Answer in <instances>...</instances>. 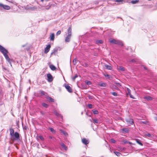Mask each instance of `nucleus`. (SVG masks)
I'll return each mask as SVG.
<instances>
[{"label": "nucleus", "mask_w": 157, "mask_h": 157, "mask_svg": "<svg viewBox=\"0 0 157 157\" xmlns=\"http://www.w3.org/2000/svg\"><path fill=\"white\" fill-rule=\"evenodd\" d=\"M29 9L31 10H36L37 8L35 6H31L29 7Z\"/></svg>", "instance_id": "2eb2a0df"}, {"label": "nucleus", "mask_w": 157, "mask_h": 157, "mask_svg": "<svg viewBox=\"0 0 157 157\" xmlns=\"http://www.w3.org/2000/svg\"><path fill=\"white\" fill-rule=\"evenodd\" d=\"M40 93L41 95H44L45 94V92L43 91H40Z\"/></svg>", "instance_id": "f704fd0d"}, {"label": "nucleus", "mask_w": 157, "mask_h": 157, "mask_svg": "<svg viewBox=\"0 0 157 157\" xmlns=\"http://www.w3.org/2000/svg\"><path fill=\"white\" fill-rule=\"evenodd\" d=\"M136 141L137 142V143H138L141 146L143 145V144L141 142V141L140 140H139L136 139Z\"/></svg>", "instance_id": "aec40b11"}, {"label": "nucleus", "mask_w": 157, "mask_h": 157, "mask_svg": "<svg viewBox=\"0 0 157 157\" xmlns=\"http://www.w3.org/2000/svg\"><path fill=\"white\" fill-rule=\"evenodd\" d=\"M115 84V85L118 87L121 86V84L119 83H116Z\"/></svg>", "instance_id": "58836bf2"}, {"label": "nucleus", "mask_w": 157, "mask_h": 157, "mask_svg": "<svg viewBox=\"0 0 157 157\" xmlns=\"http://www.w3.org/2000/svg\"><path fill=\"white\" fill-rule=\"evenodd\" d=\"M103 43V41L101 40H97L96 41V43L97 44H101Z\"/></svg>", "instance_id": "a211bd4d"}, {"label": "nucleus", "mask_w": 157, "mask_h": 157, "mask_svg": "<svg viewBox=\"0 0 157 157\" xmlns=\"http://www.w3.org/2000/svg\"><path fill=\"white\" fill-rule=\"evenodd\" d=\"M126 121L128 124H132L133 123V121L132 119L128 118L126 119Z\"/></svg>", "instance_id": "6e6552de"}, {"label": "nucleus", "mask_w": 157, "mask_h": 157, "mask_svg": "<svg viewBox=\"0 0 157 157\" xmlns=\"http://www.w3.org/2000/svg\"><path fill=\"white\" fill-rule=\"evenodd\" d=\"M110 141L112 143H115L116 142L115 140L113 139H111Z\"/></svg>", "instance_id": "a19ab883"}, {"label": "nucleus", "mask_w": 157, "mask_h": 157, "mask_svg": "<svg viewBox=\"0 0 157 157\" xmlns=\"http://www.w3.org/2000/svg\"><path fill=\"white\" fill-rule=\"evenodd\" d=\"M122 132H128V129L127 128H123L122 130Z\"/></svg>", "instance_id": "6ab92c4d"}, {"label": "nucleus", "mask_w": 157, "mask_h": 157, "mask_svg": "<svg viewBox=\"0 0 157 157\" xmlns=\"http://www.w3.org/2000/svg\"><path fill=\"white\" fill-rule=\"evenodd\" d=\"M111 93L113 96H117V94L116 92H111Z\"/></svg>", "instance_id": "c85d7f7f"}, {"label": "nucleus", "mask_w": 157, "mask_h": 157, "mask_svg": "<svg viewBox=\"0 0 157 157\" xmlns=\"http://www.w3.org/2000/svg\"><path fill=\"white\" fill-rule=\"evenodd\" d=\"M61 146L65 150H67V147L65 145L63 144H61Z\"/></svg>", "instance_id": "a878e982"}, {"label": "nucleus", "mask_w": 157, "mask_h": 157, "mask_svg": "<svg viewBox=\"0 0 157 157\" xmlns=\"http://www.w3.org/2000/svg\"><path fill=\"white\" fill-rule=\"evenodd\" d=\"M96 3H97V4H98V2H96Z\"/></svg>", "instance_id": "bf43d9fd"}, {"label": "nucleus", "mask_w": 157, "mask_h": 157, "mask_svg": "<svg viewBox=\"0 0 157 157\" xmlns=\"http://www.w3.org/2000/svg\"><path fill=\"white\" fill-rule=\"evenodd\" d=\"M131 61L132 62H135V60L134 59H132L131 60Z\"/></svg>", "instance_id": "de8ad7c7"}, {"label": "nucleus", "mask_w": 157, "mask_h": 157, "mask_svg": "<svg viewBox=\"0 0 157 157\" xmlns=\"http://www.w3.org/2000/svg\"><path fill=\"white\" fill-rule=\"evenodd\" d=\"M71 27H69L67 29L68 35L66 38L65 41L66 42H69L70 41V39L71 35Z\"/></svg>", "instance_id": "7ed1b4c3"}, {"label": "nucleus", "mask_w": 157, "mask_h": 157, "mask_svg": "<svg viewBox=\"0 0 157 157\" xmlns=\"http://www.w3.org/2000/svg\"><path fill=\"white\" fill-rule=\"evenodd\" d=\"M78 75H76L74 77L72 78V79L73 80H74L75 79L78 77Z\"/></svg>", "instance_id": "e433bc0d"}, {"label": "nucleus", "mask_w": 157, "mask_h": 157, "mask_svg": "<svg viewBox=\"0 0 157 157\" xmlns=\"http://www.w3.org/2000/svg\"><path fill=\"white\" fill-rule=\"evenodd\" d=\"M139 1V0H132L131 1V3L133 4H135L138 2Z\"/></svg>", "instance_id": "4be33fe9"}, {"label": "nucleus", "mask_w": 157, "mask_h": 157, "mask_svg": "<svg viewBox=\"0 0 157 157\" xmlns=\"http://www.w3.org/2000/svg\"><path fill=\"white\" fill-rule=\"evenodd\" d=\"M99 85L101 87H105L106 86V84L105 83L103 82L99 84Z\"/></svg>", "instance_id": "f3484780"}, {"label": "nucleus", "mask_w": 157, "mask_h": 157, "mask_svg": "<svg viewBox=\"0 0 157 157\" xmlns=\"http://www.w3.org/2000/svg\"><path fill=\"white\" fill-rule=\"evenodd\" d=\"M105 68L108 70H111L112 69V67L111 66H109L107 64H105Z\"/></svg>", "instance_id": "ddd939ff"}, {"label": "nucleus", "mask_w": 157, "mask_h": 157, "mask_svg": "<svg viewBox=\"0 0 157 157\" xmlns=\"http://www.w3.org/2000/svg\"><path fill=\"white\" fill-rule=\"evenodd\" d=\"M128 94L130 95V96L131 98H133V99L134 98L133 97V96L131 94V93L130 94Z\"/></svg>", "instance_id": "37998d69"}, {"label": "nucleus", "mask_w": 157, "mask_h": 157, "mask_svg": "<svg viewBox=\"0 0 157 157\" xmlns=\"http://www.w3.org/2000/svg\"><path fill=\"white\" fill-rule=\"evenodd\" d=\"M37 140H38V138H36Z\"/></svg>", "instance_id": "6e6d98bb"}, {"label": "nucleus", "mask_w": 157, "mask_h": 157, "mask_svg": "<svg viewBox=\"0 0 157 157\" xmlns=\"http://www.w3.org/2000/svg\"><path fill=\"white\" fill-rule=\"evenodd\" d=\"M41 1L43 2L44 1V0H41Z\"/></svg>", "instance_id": "5fc2aeb1"}, {"label": "nucleus", "mask_w": 157, "mask_h": 157, "mask_svg": "<svg viewBox=\"0 0 157 157\" xmlns=\"http://www.w3.org/2000/svg\"><path fill=\"white\" fill-rule=\"evenodd\" d=\"M61 31L59 30L57 32L56 35L58 36V35H59V34H61Z\"/></svg>", "instance_id": "c9c22d12"}, {"label": "nucleus", "mask_w": 157, "mask_h": 157, "mask_svg": "<svg viewBox=\"0 0 157 157\" xmlns=\"http://www.w3.org/2000/svg\"><path fill=\"white\" fill-rule=\"evenodd\" d=\"M92 120L94 121V124H97L98 123V120L97 119H93Z\"/></svg>", "instance_id": "b1692460"}, {"label": "nucleus", "mask_w": 157, "mask_h": 157, "mask_svg": "<svg viewBox=\"0 0 157 157\" xmlns=\"http://www.w3.org/2000/svg\"><path fill=\"white\" fill-rule=\"evenodd\" d=\"M39 137L40 138V137H42L40 136H39Z\"/></svg>", "instance_id": "4d7b16f0"}, {"label": "nucleus", "mask_w": 157, "mask_h": 157, "mask_svg": "<svg viewBox=\"0 0 157 157\" xmlns=\"http://www.w3.org/2000/svg\"><path fill=\"white\" fill-rule=\"evenodd\" d=\"M49 8H48V9H49Z\"/></svg>", "instance_id": "680f3d73"}, {"label": "nucleus", "mask_w": 157, "mask_h": 157, "mask_svg": "<svg viewBox=\"0 0 157 157\" xmlns=\"http://www.w3.org/2000/svg\"><path fill=\"white\" fill-rule=\"evenodd\" d=\"M116 2H120L123 1V0H115Z\"/></svg>", "instance_id": "c03bdc74"}, {"label": "nucleus", "mask_w": 157, "mask_h": 157, "mask_svg": "<svg viewBox=\"0 0 157 157\" xmlns=\"http://www.w3.org/2000/svg\"><path fill=\"white\" fill-rule=\"evenodd\" d=\"M49 129L52 132V133H54L55 132V130L52 128H49Z\"/></svg>", "instance_id": "72a5a7b5"}, {"label": "nucleus", "mask_w": 157, "mask_h": 157, "mask_svg": "<svg viewBox=\"0 0 157 157\" xmlns=\"http://www.w3.org/2000/svg\"><path fill=\"white\" fill-rule=\"evenodd\" d=\"M88 107L90 109H92L93 108V105L91 104H88Z\"/></svg>", "instance_id": "473e14b6"}, {"label": "nucleus", "mask_w": 157, "mask_h": 157, "mask_svg": "<svg viewBox=\"0 0 157 157\" xmlns=\"http://www.w3.org/2000/svg\"><path fill=\"white\" fill-rule=\"evenodd\" d=\"M124 143H127L128 142H127V141H125L124 142Z\"/></svg>", "instance_id": "8fccbe9b"}, {"label": "nucleus", "mask_w": 157, "mask_h": 157, "mask_svg": "<svg viewBox=\"0 0 157 157\" xmlns=\"http://www.w3.org/2000/svg\"><path fill=\"white\" fill-rule=\"evenodd\" d=\"M127 91L128 93H127V94H130L131 93V90H130L128 88H127Z\"/></svg>", "instance_id": "2f4dec72"}, {"label": "nucleus", "mask_w": 157, "mask_h": 157, "mask_svg": "<svg viewBox=\"0 0 157 157\" xmlns=\"http://www.w3.org/2000/svg\"><path fill=\"white\" fill-rule=\"evenodd\" d=\"M142 123L144 124H146L147 123V121H143V122H142Z\"/></svg>", "instance_id": "a18cd8bd"}, {"label": "nucleus", "mask_w": 157, "mask_h": 157, "mask_svg": "<svg viewBox=\"0 0 157 157\" xmlns=\"http://www.w3.org/2000/svg\"><path fill=\"white\" fill-rule=\"evenodd\" d=\"M117 69L119 71H124L125 70L124 68L122 66H117Z\"/></svg>", "instance_id": "9b49d317"}, {"label": "nucleus", "mask_w": 157, "mask_h": 157, "mask_svg": "<svg viewBox=\"0 0 157 157\" xmlns=\"http://www.w3.org/2000/svg\"><path fill=\"white\" fill-rule=\"evenodd\" d=\"M42 105L43 106L46 108H48V105L45 103H43L42 104Z\"/></svg>", "instance_id": "393cba45"}, {"label": "nucleus", "mask_w": 157, "mask_h": 157, "mask_svg": "<svg viewBox=\"0 0 157 157\" xmlns=\"http://www.w3.org/2000/svg\"><path fill=\"white\" fill-rule=\"evenodd\" d=\"M10 135L11 137H19V133L16 132L14 133V130L13 128H10Z\"/></svg>", "instance_id": "f03ea898"}, {"label": "nucleus", "mask_w": 157, "mask_h": 157, "mask_svg": "<svg viewBox=\"0 0 157 157\" xmlns=\"http://www.w3.org/2000/svg\"><path fill=\"white\" fill-rule=\"evenodd\" d=\"M46 0V1H49V0Z\"/></svg>", "instance_id": "052dcab7"}, {"label": "nucleus", "mask_w": 157, "mask_h": 157, "mask_svg": "<svg viewBox=\"0 0 157 157\" xmlns=\"http://www.w3.org/2000/svg\"><path fill=\"white\" fill-rule=\"evenodd\" d=\"M144 68L145 69H147V67H144Z\"/></svg>", "instance_id": "3c124183"}, {"label": "nucleus", "mask_w": 157, "mask_h": 157, "mask_svg": "<svg viewBox=\"0 0 157 157\" xmlns=\"http://www.w3.org/2000/svg\"><path fill=\"white\" fill-rule=\"evenodd\" d=\"M0 8H2L6 10H9L10 9V6L4 5L1 3H0Z\"/></svg>", "instance_id": "39448f33"}, {"label": "nucleus", "mask_w": 157, "mask_h": 157, "mask_svg": "<svg viewBox=\"0 0 157 157\" xmlns=\"http://www.w3.org/2000/svg\"><path fill=\"white\" fill-rule=\"evenodd\" d=\"M47 100L49 102H53L54 100L51 97H48L46 98Z\"/></svg>", "instance_id": "4468645a"}, {"label": "nucleus", "mask_w": 157, "mask_h": 157, "mask_svg": "<svg viewBox=\"0 0 157 157\" xmlns=\"http://www.w3.org/2000/svg\"><path fill=\"white\" fill-rule=\"evenodd\" d=\"M47 77L48 78L47 80L48 82H51L53 81V77L50 74H48L47 75Z\"/></svg>", "instance_id": "423d86ee"}, {"label": "nucleus", "mask_w": 157, "mask_h": 157, "mask_svg": "<svg viewBox=\"0 0 157 157\" xmlns=\"http://www.w3.org/2000/svg\"><path fill=\"white\" fill-rule=\"evenodd\" d=\"M114 88V89H116L117 90H119V88H118V86H116V85H115L113 87Z\"/></svg>", "instance_id": "79ce46f5"}, {"label": "nucleus", "mask_w": 157, "mask_h": 157, "mask_svg": "<svg viewBox=\"0 0 157 157\" xmlns=\"http://www.w3.org/2000/svg\"><path fill=\"white\" fill-rule=\"evenodd\" d=\"M63 134L65 136H67V132L64 131L63 132Z\"/></svg>", "instance_id": "4c0bfd02"}, {"label": "nucleus", "mask_w": 157, "mask_h": 157, "mask_svg": "<svg viewBox=\"0 0 157 157\" xmlns=\"http://www.w3.org/2000/svg\"><path fill=\"white\" fill-rule=\"evenodd\" d=\"M65 88L67 90L68 92L70 93L72 92V90L71 87L68 84H65Z\"/></svg>", "instance_id": "0eeeda50"}, {"label": "nucleus", "mask_w": 157, "mask_h": 157, "mask_svg": "<svg viewBox=\"0 0 157 157\" xmlns=\"http://www.w3.org/2000/svg\"><path fill=\"white\" fill-rule=\"evenodd\" d=\"M109 42L111 43L114 44H118L120 45H123L122 42L121 41L118 40L113 39L109 40Z\"/></svg>", "instance_id": "20e7f679"}, {"label": "nucleus", "mask_w": 157, "mask_h": 157, "mask_svg": "<svg viewBox=\"0 0 157 157\" xmlns=\"http://www.w3.org/2000/svg\"><path fill=\"white\" fill-rule=\"evenodd\" d=\"M22 46L23 47H24L25 46V45H22Z\"/></svg>", "instance_id": "864d4df0"}, {"label": "nucleus", "mask_w": 157, "mask_h": 157, "mask_svg": "<svg viewBox=\"0 0 157 157\" xmlns=\"http://www.w3.org/2000/svg\"><path fill=\"white\" fill-rule=\"evenodd\" d=\"M145 136H147L148 137H151V135L149 133H147V134H145Z\"/></svg>", "instance_id": "ea45409f"}, {"label": "nucleus", "mask_w": 157, "mask_h": 157, "mask_svg": "<svg viewBox=\"0 0 157 157\" xmlns=\"http://www.w3.org/2000/svg\"><path fill=\"white\" fill-rule=\"evenodd\" d=\"M114 153L117 156H120L121 154L120 153L117 151H114Z\"/></svg>", "instance_id": "cd10ccee"}, {"label": "nucleus", "mask_w": 157, "mask_h": 157, "mask_svg": "<svg viewBox=\"0 0 157 157\" xmlns=\"http://www.w3.org/2000/svg\"><path fill=\"white\" fill-rule=\"evenodd\" d=\"M155 119L157 121V117L155 118Z\"/></svg>", "instance_id": "603ef678"}, {"label": "nucleus", "mask_w": 157, "mask_h": 157, "mask_svg": "<svg viewBox=\"0 0 157 157\" xmlns=\"http://www.w3.org/2000/svg\"><path fill=\"white\" fill-rule=\"evenodd\" d=\"M49 67L51 69L52 71H54L56 69V68L55 66L52 65H51L49 66Z\"/></svg>", "instance_id": "dca6fc26"}, {"label": "nucleus", "mask_w": 157, "mask_h": 157, "mask_svg": "<svg viewBox=\"0 0 157 157\" xmlns=\"http://www.w3.org/2000/svg\"><path fill=\"white\" fill-rule=\"evenodd\" d=\"M92 111L94 114H97L98 113V111L97 110H93Z\"/></svg>", "instance_id": "bb28decb"}, {"label": "nucleus", "mask_w": 157, "mask_h": 157, "mask_svg": "<svg viewBox=\"0 0 157 157\" xmlns=\"http://www.w3.org/2000/svg\"><path fill=\"white\" fill-rule=\"evenodd\" d=\"M55 114L57 116H60V115L56 111H55L54 112Z\"/></svg>", "instance_id": "7c9ffc66"}, {"label": "nucleus", "mask_w": 157, "mask_h": 157, "mask_svg": "<svg viewBox=\"0 0 157 157\" xmlns=\"http://www.w3.org/2000/svg\"><path fill=\"white\" fill-rule=\"evenodd\" d=\"M86 83L87 85H90L92 84L91 82L90 81H86Z\"/></svg>", "instance_id": "c756f323"}, {"label": "nucleus", "mask_w": 157, "mask_h": 157, "mask_svg": "<svg viewBox=\"0 0 157 157\" xmlns=\"http://www.w3.org/2000/svg\"><path fill=\"white\" fill-rule=\"evenodd\" d=\"M51 48V45L50 44L48 45L45 48L44 52L45 53H47L49 51Z\"/></svg>", "instance_id": "1a4fd4ad"}, {"label": "nucleus", "mask_w": 157, "mask_h": 157, "mask_svg": "<svg viewBox=\"0 0 157 157\" xmlns=\"http://www.w3.org/2000/svg\"><path fill=\"white\" fill-rule=\"evenodd\" d=\"M144 98L147 99L148 100H151L152 99V98L150 96H147L144 97Z\"/></svg>", "instance_id": "5701e85b"}, {"label": "nucleus", "mask_w": 157, "mask_h": 157, "mask_svg": "<svg viewBox=\"0 0 157 157\" xmlns=\"http://www.w3.org/2000/svg\"><path fill=\"white\" fill-rule=\"evenodd\" d=\"M104 75L105 77L109 79H110L111 78V76L108 74H104Z\"/></svg>", "instance_id": "412c9836"}, {"label": "nucleus", "mask_w": 157, "mask_h": 157, "mask_svg": "<svg viewBox=\"0 0 157 157\" xmlns=\"http://www.w3.org/2000/svg\"><path fill=\"white\" fill-rule=\"evenodd\" d=\"M0 51L3 54L6 60L9 63L10 65L12 66L11 62V60L7 55V54L8 53L7 50L5 49L3 47L0 45Z\"/></svg>", "instance_id": "f257e3e1"}, {"label": "nucleus", "mask_w": 157, "mask_h": 157, "mask_svg": "<svg viewBox=\"0 0 157 157\" xmlns=\"http://www.w3.org/2000/svg\"><path fill=\"white\" fill-rule=\"evenodd\" d=\"M50 40L53 41L55 38V34L54 33H52L50 36Z\"/></svg>", "instance_id": "f8f14e48"}, {"label": "nucleus", "mask_w": 157, "mask_h": 157, "mask_svg": "<svg viewBox=\"0 0 157 157\" xmlns=\"http://www.w3.org/2000/svg\"><path fill=\"white\" fill-rule=\"evenodd\" d=\"M19 138H13V139L12 140H16L17 139H18Z\"/></svg>", "instance_id": "49530a36"}, {"label": "nucleus", "mask_w": 157, "mask_h": 157, "mask_svg": "<svg viewBox=\"0 0 157 157\" xmlns=\"http://www.w3.org/2000/svg\"><path fill=\"white\" fill-rule=\"evenodd\" d=\"M82 143L85 145L88 144L89 143V141L88 140L85 138H83L82 140Z\"/></svg>", "instance_id": "9d476101"}, {"label": "nucleus", "mask_w": 157, "mask_h": 157, "mask_svg": "<svg viewBox=\"0 0 157 157\" xmlns=\"http://www.w3.org/2000/svg\"><path fill=\"white\" fill-rule=\"evenodd\" d=\"M96 3H97V4H98V2H96Z\"/></svg>", "instance_id": "13d9d810"}, {"label": "nucleus", "mask_w": 157, "mask_h": 157, "mask_svg": "<svg viewBox=\"0 0 157 157\" xmlns=\"http://www.w3.org/2000/svg\"><path fill=\"white\" fill-rule=\"evenodd\" d=\"M40 138L41 139V140H44V138Z\"/></svg>", "instance_id": "09e8293b"}]
</instances>
